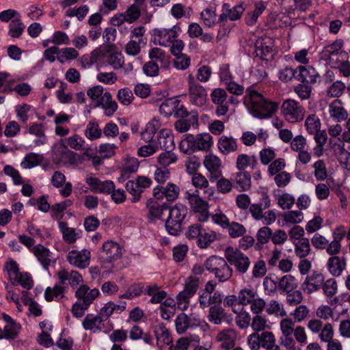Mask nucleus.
Wrapping results in <instances>:
<instances>
[{
    "label": "nucleus",
    "instance_id": "obj_18",
    "mask_svg": "<svg viewBox=\"0 0 350 350\" xmlns=\"http://www.w3.org/2000/svg\"><path fill=\"white\" fill-rule=\"evenodd\" d=\"M100 295L98 288H90L86 284H81L75 291V296L78 301L90 306Z\"/></svg>",
    "mask_w": 350,
    "mask_h": 350
},
{
    "label": "nucleus",
    "instance_id": "obj_63",
    "mask_svg": "<svg viewBox=\"0 0 350 350\" xmlns=\"http://www.w3.org/2000/svg\"><path fill=\"white\" fill-rule=\"evenodd\" d=\"M191 64L190 57L186 54L174 56L172 61L174 67L179 70H185L188 68Z\"/></svg>",
    "mask_w": 350,
    "mask_h": 350
},
{
    "label": "nucleus",
    "instance_id": "obj_37",
    "mask_svg": "<svg viewBox=\"0 0 350 350\" xmlns=\"http://www.w3.org/2000/svg\"><path fill=\"white\" fill-rule=\"evenodd\" d=\"M194 150H207L213 145V137L208 133L193 136Z\"/></svg>",
    "mask_w": 350,
    "mask_h": 350
},
{
    "label": "nucleus",
    "instance_id": "obj_10",
    "mask_svg": "<svg viewBox=\"0 0 350 350\" xmlns=\"http://www.w3.org/2000/svg\"><path fill=\"white\" fill-rule=\"evenodd\" d=\"M286 120L291 123L301 121L305 116V109L295 100H285L281 107Z\"/></svg>",
    "mask_w": 350,
    "mask_h": 350
},
{
    "label": "nucleus",
    "instance_id": "obj_36",
    "mask_svg": "<svg viewBox=\"0 0 350 350\" xmlns=\"http://www.w3.org/2000/svg\"><path fill=\"white\" fill-rule=\"evenodd\" d=\"M154 334L157 345L161 348L162 345H172V338L168 329L163 324L158 325L154 328Z\"/></svg>",
    "mask_w": 350,
    "mask_h": 350
},
{
    "label": "nucleus",
    "instance_id": "obj_49",
    "mask_svg": "<svg viewBox=\"0 0 350 350\" xmlns=\"http://www.w3.org/2000/svg\"><path fill=\"white\" fill-rule=\"evenodd\" d=\"M85 136L90 140H95L102 135V130L100 129L98 122L96 120H92L87 124L84 132Z\"/></svg>",
    "mask_w": 350,
    "mask_h": 350
},
{
    "label": "nucleus",
    "instance_id": "obj_19",
    "mask_svg": "<svg viewBox=\"0 0 350 350\" xmlns=\"http://www.w3.org/2000/svg\"><path fill=\"white\" fill-rule=\"evenodd\" d=\"M180 189L173 183H168L165 187H157L153 189L154 196L157 199L166 198L167 201H174L179 195Z\"/></svg>",
    "mask_w": 350,
    "mask_h": 350
},
{
    "label": "nucleus",
    "instance_id": "obj_35",
    "mask_svg": "<svg viewBox=\"0 0 350 350\" xmlns=\"http://www.w3.org/2000/svg\"><path fill=\"white\" fill-rule=\"evenodd\" d=\"M102 106L105 110V113L107 116H111L118 109V105L115 100H112L111 95L109 92H106L101 98V100H98L96 104V107Z\"/></svg>",
    "mask_w": 350,
    "mask_h": 350
},
{
    "label": "nucleus",
    "instance_id": "obj_39",
    "mask_svg": "<svg viewBox=\"0 0 350 350\" xmlns=\"http://www.w3.org/2000/svg\"><path fill=\"white\" fill-rule=\"evenodd\" d=\"M139 168V162L137 159L131 158L126 161L121 169V174L118 178L120 182H123L129 178L131 174L135 173Z\"/></svg>",
    "mask_w": 350,
    "mask_h": 350
},
{
    "label": "nucleus",
    "instance_id": "obj_1",
    "mask_svg": "<svg viewBox=\"0 0 350 350\" xmlns=\"http://www.w3.org/2000/svg\"><path fill=\"white\" fill-rule=\"evenodd\" d=\"M244 103L250 113L260 119L271 117L278 109L276 103L265 99L260 94L252 90H247Z\"/></svg>",
    "mask_w": 350,
    "mask_h": 350
},
{
    "label": "nucleus",
    "instance_id": "obj_11",
    "mask_svg": "<svg viewBox=\"0 0 350 350\" xmlns=\"http://www.w3.org/2000/svg\"><path fill=\"white\" fill-rule=\"evenodd\" d=\"M122 253L123 249L120 244L113 241H107L103 244L99 252V258L103 262L112 264L122 257Z\"/></svg>",
    "mask_w": 350,
    "mask_h": 350
},
{
    "label": "nucleus",
    "instance_id": "obj_3",
    "mask_svg": "<svg viewBox=\"0 0 350 350\" xmlns=\"http://www.w3.org/2000/svg\"><path fill=\"white\" fill-rule=\"evenodd\" d=\"M187 214V208L182 204H176L169 212L165 221V228L169 234L178 235L182 228V223Z\"/></svg>",
    "mask_w": 350,
    "mask_h": 350
},
{
    "label": "nucleus",
    "instance_id": "obj_34",
    "mask_svg": "<svg viewBox=\"0 0 350 350\" xmlns=\"http://www.w3.org/2000/svg\"><path fill=\"white\" fill-rule=\"evenodd\" d=\"M146 207L148 210V217L151 221L161 219L163 211L167 210V206L164 204H160L152 199L147 201Z\"/></svg>",
    "mask_w": 350,
    "mask_h": 350
},
{
    "label": "nucleus",
    "instance_id": "obj_56",
    "mask_svg": "<svg viewBox=\"0 0 350 350\" xmlns=\"http://www.w3.org/2000/svg\"><path fill=\"white\" fill-rule=\"evenodd\" d=\"M125 188L130 195L132 196L131 202L132 203H136L142 198V190L139 188L133 180H129L126 183Z\"/></svg>",
    "mask_w": 350,
    "mask_h": 350
},
{
    "label": "nucleus",
    "instance_id": "obj_33",
    "mask_svg": "<svg viewBox=\"0 0 350 350\" xmlns=\"http://www.w3.org/2000/svg\"><path fill=\"white\" fill-rule=\"evenodd\" d=\"M307 327L313 334L320 333L319 338L322 341H328V323L323 324L321 320L312 319Z\"/></svg>",
    "mask_w": 350,
    "mask_h": 350
},
{
    "label": "nucleus",
    "instance_id": "obj_42",
    "mask_svg": "<svg viewBox=\"0 0 350 350\" xmlns=\"http://www.w3.org/2000/svg\"><path fill=\"white\" fill-rule=\"evenodd\" d=\"M346 267L345 259L343 256H333L329 258V273L334 276L341 275Z\"/></svg>",
    "mask_w": 350,
    "mask_h": 350
},
{
    "label": "nucleus",
    "instance_id": "obj_38",
    "mask_svg": "<svg viewBox=\"0 0 350 350\" xmlns=\"http://www.w3.org/2000/svg\"><path fill=\"white\" fill-rule=\"evenodd\" d=\"M297 288V280L292 275H285L278 280V290L282 294L291 293Z\"/></svg>",
    "mask_w": 350,
    "mask_h": 350
},
{
    "label": "nucleus",
    "instance_id": "obj_54",
    "mask_svg": "<svg viewBox=\"0 0 350 350\" xmlns=\"http://www.w3.org/2000/svg\"><path fill=\"white\" fill-rule=\"evenodd\" d=\"M304 219V214L299 211H290L283 215V221L287 225L301 223Z\"/></svg>",
    "mask_w": 350,
    "mask_h": 350
},
{
    "label": "nucleus",
    "instance_id": "obj_40",
    "mask_svg": "<svg viewBox=\"0 0 350 350\" xmlns=\"http://www.w3.org/2000/svg\"><path fill=\"white\" fill-rule=\"evenodd\" d=\"M159 127V120L155 118H153L146 125L145 129L141 132L142 139L145 142H154L153 137Z\"/></svg>",
    "mask_w": 350,
    "mask_h": 350
},
{
    "label": "nucleus",
    "instance_id": "obj_5",
    "mask_svg": "<svg viewBox=\"0 0 350 350\" xmlns=\"http://www.w3.org/2000/svg\"><path fill=\"white\" fill-rule=\"evenodd\" d=\"M187 83L188 96L190 103L198 107L205 106L207 102L206 89L195 79L192 74L188 75Z\"/></svg>",
    "mask_w": 350,
    "mask_h": 350
},
{
    "label": "nucleus",
    "instance_id": "obj_24",
    "mask_svg": "<svg viewBox=\"0 0 350 350\" xmlns=\"http://www.w3.org/2000/svg\"><path fill=\"white\" fill-rule=\"evenodd\" d=\"M329 116L335 122H340L347 119L349 113L342 102L336 99L329 104Z\"/></svg>",
    "mask_w": 350,
    "mask_h": 350
},
{
    "label": "nucleus",
    "instance_id": "obj_20",
    "mask_svg": "<svg viewBox=\"0 0 350 350\" xmlns=\"http://www.w3.org/2000/svg\"><path fill=\"white\" fill-rule=\"evenodd\" d=\"M51 182L55 187L61 188L59 193L63 197H68L72 193V185L70 182H66V176L62 172L55 171L51 176Z\"/></svg>",
    "mask_w": 350,
    "mask_h": 350
},
{
    "label": "nucleus",
    "instance_id": "obj_64",
    "mask_svg": "<svg viewBox=\"0 0 350 350\" xmlns=\"http://www.w3.org/2000/svg\"><path fill=\"white\" fill-rule=\"evenodd\" d=\"M305 126L308 132L313 135L320 129V120L314 114L310 115L305 121Z\"/></svg>",
    "mask_w": 350,
    "mask_h": 350
},
{
    "label": "nucleus",
    "instance_id": "obj_58",
    "mask_svg": "<svg viewBox=\"0 0 350 350\" xmlns=\"http://www.w3.org/2000/svg\"><path fill=\"white\" fill-rule=\"evenodd\" d=\"M251 327L254 332V333L262 332L266 329L269 328L267 319L260 315H256L253 317Z\"/></svg>",
    "mask_w": 350,
    "mask_h": 350
},
{
    "label": "nucleus",
    "instance_id": "obj_48",
    "mask_svg": "<svg viewBox=\"0 0 350 350\" xmlns=\"http://www.w3.org/2000/svg\"><path fill=\"white\" fill-rule=\"evenodd\" d=\"M180 105V100L176 98H168L165 100L160 105L159 111L165 116H170L174 114L175 109Z\"/></svg>",
    "mask_w": 350,
    "mask_h": 350
},
{
    "label": "nucleus",
    "instance_id": "obj_23",
    "mask_svg": "<svg viewBox=\"0 0 350 350\" xmlns=\"http://www.w3.org/2000/svg\"><path fill=\"white\" fill-rule=\"evenodd\" d=\"M105 321L97 314H88L83 322L82 326L84 329L93 333L100 332L104 328Z\"/></svg>",
    "mask_w": 350,
    "mask_h": 350
},
{
    "label": "nucleus",
    "instance_id": "obj_60",
    "mask_svg": "<svg viewBox=\"0 0 350 350\" xmlns=\"http://www.w3.org/2000/svg\"><path fill=\"white\" fill-rule=\"evenodd\" d=\"M310 252V245L308 239H301L295 245V252L299 258H305Z\"/></svg>",
    "mask_w": 350,
    "mask_h": 350
},
{
    "label": "nucleus",
    "instance_id": "obj_31",
    "mask_svg": "<svg viewBox=\"0 0 350 350\" xmlns=\"http://www.w3.org/2000/svg\"><path fill=\"white\" fill-rule=\"evenodd\" d=\"M191 183L194 187L198 189H204V193L210 198L214 194V189L209 187V183L207 178L200 173L192 175Z\"/></svg>",
    "mask_w": 350,
    "mask_h": 350
},
{
    "label": "nucleus",
    "instance_id": "obj_22",
    "mask_svg": "<svg viewBox=\"0 0 350 350\" xmlns=\"http://www.w3.org/2000/svg\"><path fill=\"white\" fill-rule=\"evenodd\" d=\"M319 73L312 66H299L297 67V74L296 80L306 83H314L320 79Z\"/></svg>",
    "mask_w": 350,
    "mask_h": 350
},
{
    "label": "nucleus",
    "instance_id": "obj_44",
    "mask_svg": "<svg viewBox=\"0 0 350 350\" xmlns=\"http://www.w3.org/2000/svg\"><path fill=\"white\" fill-rule=\"evenodd\" d=\"M66 287L60 284H55L53 288L47 287L44 292V297L47 301H51L53 299L60 300L64 294Z\"/></svg>",
    "mask_w": 350,
    "mask_h": 350
},
{
    "label": "nucleus",
    "instance_id": "obj_21",
    "mask_svg": "<svg viewBox=\"0 0 350 350\" xmlns=\"http://www.w3.org/2000/svg\"><path fill=\"white\" fill-rule=\"evenodd\" d=\"M244 11L242 5H237L232 8L228 3L222 5V13L219 16V23L221 26H224L228 19L237 21L239 19Z\"/></svg>",
    "mask_w": 350,
    "mask_h": 350
},
{
    "label": "nucleus",
    "instance_id": "obj_8",
    "mask_svg": "<svg viewBox=\"0 0 350 350\" xmlns=\"http://www.w3.org/2000/svg\"><path fill=\"white\" fill-rule=\"evenodd\" d=\"M180 27L176 25L171 28H155L152 30V41L156 45L169 47L179 36Z\"/></svg>",
    "mask_w": 350,
    "mask_h": 350
},
{
    "label": "nucleus",
    "instance_id": "obj_62",
    "mask_svg": "<svg viewBox=\"0 0 350 350\" xmlns=\"http://www.w3.org/2000/svg\"><path fill=\"white\" fill-rule=\"evenodd\" d=\"M211 75V68L206 65H202L198 68L195 79L198 82L206 83L210 80Z\"/></svg>",
    "mask_w": 350,
    "mask_h": 350
},
{
    "label": "nucleus",
    "instance_id": "obj_47",
    "mask_svg": "<svg viewBox=\"0 0 350 350\" xmlns=\"http://www.w3.org/2000/svg\"><path fill=\"white\" fill-rule=\"evenodd\" d=\"M266 3L262 1H259L254 4V10L247 14L245 16V21L248 25H254L257 21L260 15L266 9Z\"/></svg>",
    "mask_w": 350,
    "mask_h": 350
},
{
    "label": "nucleus",
    "instance_id": "obj_29",
    "mask_svg": "<svg viewBox=\"0 0 350 350\" xmlns=\"http://www.w3.org/2000/svg\"><path fill=\"white\" fill-rule=\"evenodd\" d=\"M345 235H347V230L344 226H338L333 230V241L329 243V254L339 252L341 247L340 241Z\"/></svg>",
    "mask_w": 350,
    "mask_h": 350
},
{
    "label": "nucleus",
    "instance_id": "obj_6",
    "mask_svg": "<svg viewBox=\"0 0 350 350\" xmlns=\"http://www.w3.org/2000/svg\"><path fill=\"white\" fill-rule=\"evenodd\" d=\"M185 195L191 210L197 215L198 221H206L210 217L208 202L200 196L198 190L193 193L186 191Z\"/></svg>",
    "mask_w": 350,
    "mask_h": 350
},
{
    "label": "nucleus",
    "instance_id": "obj_45",
    "mask_svg": "<svg viewBox=\"0 0 350 350\" xmlns=\"http://www.w3.org/2000/svg\"><path fill=\"white\" fill-rule=\"evenodd\" d=\"M217 239V234L211 230L203 229L197 241L198 245L202 248H207Z\"/></svg>",
    "mask_w": 350,
    "mask_h": 350
},
{
    "label": "nucleus",
    "instance_id": "obj_12",
    "mask_svg": "<svg viewBox=\"0 0 350 350\" xmlns=\"http://www.w3.org/2000/svg\"><path fill=\"white\" fill-rule=\"evenodd\" d=\"M75 153L68 148L62 139L55 143L52 147L53 161L55 163L68 164L75 161Z\"/></svg>",
    "mask_w": 350,
    "mask_h": 350
},
{
    "label": "nucleus",
    "instance_id": "obj_57",
    "mask_svg": "<svg viewBox=\"0 0 350 350\" xmlns=\"http://www.w3.org/2000/svg\"><path fill=\"white\" fill-rule=\"evenodd\" d=\"M146 42L143 39L138 40V42L131 40L125 46V53L130 56H136L139 54L142 44H146Z\"/></svg>",
    "mask_w": 350,
    "mask_h": 350
},
{
    "label": "nucleus",
    "instance_id": "obj_41",
    "mask_svg": "<svg viewBox=\"0 0 350 350\" xmlns=\"http://www.w3.org/2000/svg\"><path fill=\"white\" fill-rule=\"evenodd\" d=\"M152 60H156L161 64V67L167 68L170 64V57L160 48H152L148 53Z\"/></svg>",
    "mask_w": 350,
    "mask_h": 350
},
{
    "label": "nucleus",
    "instance_id": "obj_17",
    "mask_svg": "<svg viewBox=\"0 0 350 350\" xmlns=\"http://www.w3.org/2000/svg\"><path fill=\"white\" fill-rule=\"evenodd\" d=\"M31 251L45 270H47L52 263L55 262L52 252L42 244L32 247Z\"/></svg>",
    "mask_w": 350,
    "mask_h": 350
},
{
    "label": "nucleus",
    "instance_id": "obj_16",
    "mask_svg": "<svg viewBox=\"0 0 350 350\" xmlns=\"http://www.w3.org/2000/svg\"><path fill=\"white\" fill-rule=\"evenodd\" d=\"M203 164L210 173V179L213 181L221 175L222 163L219 157L209 153L204 157Z\"/></svg>",
    "mask_w": 350,
    "mask_h": 350
},
{
    "label": "nucleus",
    "instance_id": "obj_7",
    "mask_svg": "<svg viewBox=\"0 0 350 350\" xmlns=\"http://www.w3.org/2000/svg\"><path fill=\"white\" fill-rule=\"evenodd\" d=\"M200 286V280L196 276H189L185 281L184 289L176 296L178 307L185 310L189 306V299L193 297Z\"/></svg>",
    "mask_w": 350,
    "mask_h": 350
},
{
    "label": "nucleus",
    "instance_id": "obj_52",
    "mask_svg": "<svg viewBox=\"0 0 350 350\" xmlns=\"http://www.w3.org/2000/svg\"><path fill=\"white\" fill-rule=\"evenodd\" d=\"M237 296L240 306H247L250 305L255 297L257 296V293L252 288H244L239 291Z\"/></svg>",
    "mask_w": 350,
    "mask_h": 350
},
{
    "label": "nucleus",
    "instance_id": "obj_27",
    "mask_svg": "<svg viewBox=\"0 0 350 350\" xmlns=\"http://www.w3.org/2000/svg\"><path fill=\"white\" fill-rule=\"evenodd\" d=\"M237 339L236 332L232 329H227L219 332L217 335V341L220 342V346L225 350H229L234 347Z\"/></svg>",
    "mask_w": 350,
    "mask_h": 350
},
{
    "label": "nucleus",
    "instance_id": "obj_32",
    "mask_svg": "<svg viewBox=\"0 0 350 350\" xmlns=\"http://www.w3.org/2000/svg\"><path fill=\"white\" fill-rule=\"evenodd\" d=\"M58 227L62 234L64 241L68 244L75 243L77 239L81 235V232L80 230L68 227L64 221H59L58 223Z\"/></svg>",
    "mask_w": 350,
    "mask_h": 350
},
{
    "label": "nucleus",
    "instance_id": "obj_26",
    "mask_svg": "<svg viewBox=\"0 0 350 350\" xmlns=\"http://www.w3.org/2000/svg\"><path fill=\"white\" fill-rule=\"evenodd\" d=\"M270 206L271 200L267 194L263 193L258 203L253 204L250 206V212L255 220L260 221L262 219L263 210Z\"/></svg>",
    "mask_w": 350,
    "mask_h": 350
},
{
    "label": "nucleus",
    "instance_id": "obj_30",
    "mask_svg": "<svg viewBox=\"0 0 350 350\" xmlns=\"http://www.w3.org/2000/svg\"><path fill=\"white\" fill-rule=\"evenodd\" d=\"M159 149L164 150H173L175 147L174 136L169 129H161L158 135L157 142Z\"/></svg>",
    "mask_w": 350,
    "mask_h": 350
},
{
    "label": "nucleus",
    "instance_id": "obj_14",
    "mask_svg": "<svg viewBox=\"0 0 350 350\" xmlns=\"http://www.w3.org/2000/svg\"><path fill=\"white\" fill-rule=\"evenodd\" d=\"M90 258V251L87 249H83L80 251L72 250L66 255V260L70 265L81 269L89 266Z\"/></svg>",
    "mask_w": 350,
    "mask_h": 350
},
{
    "label": "nucleus",
    "instance_id": "obj_59",
    "mask_svg": "<svg viewBox=\"0 0 350 350\" xmlns=\"http://www.w3.org/2000/svg\"><path fill=\"white\" fill-rule=\"evenodd\" d=\"M71 204L72 201L70 200H66L53 205L51 208L52 217L55 219H61L63 216L62 213Z\"/></svg>",
    "mask_w": 350,
    "mask_h": 350
},
{
    "label": "nucleus",
    "instance_id": "obj_13",
    "mask_svg": "<svg viewBox=\"0 0 350 350\" xmlns=\"http://www.w3.org/2000/svg\"><path fill=\"white\" fill-rule=\"evenodd\" d=\"M324 281L325 276L322 273L313 271L311 275L306 276L301 284V288L305 293L310 294L322 287L325 294H327V286L323 284Z\"/></svg>",
    "mask_w": 350,
    "mask_h": 350
},
{
    "label": "nucleus",
    "instance_id": "obj_61",
    "mask_svg": "<svg viewBox=\"0 0 350 350\" xmlns=\"http://www.w3.org/2000/svg\"><path fill=\"white\" fill-rule=\"evenodd\" d=\"M149 144L142 146L137 150V155L141 157H147L154 154L159 150L157 142H148Z\"/></svg>",
    "mask_w": 350,
    "mask_h": 350
},
{
    "label": "nucleus",
    "instance_id": "obj_4",
    "mask_svg": "<svg viewBox=\"0 0 350 350\" xmlns=\"http://www.w3.org/2000/svg\"><path fill=\"white\" fill-rule=\"evenodd\" d=\"M247 340L251 350H259L260 347L265 350H280L271 332L252 333L247 336Z\"/></svg>",
    "mask_w": 350,
    "mask_h": 350
},
{
    "label": "nucleus",
    "instance_id": "obj_46",
    "mask_svg": "<svg viewBox=\"0 0 350 350\" xmlns=\"http://www.w3.org/2000/svg\"><path fill=\"white\" fill-rule=\"evenodd\" d=\"M225 316L224 309L221 306L219 305L212 306L209 308L207 318L211 323L215 325H219L221 323Z\"/></svg>",
    "mask_w": 350,
    "mask_h": 350
},
{
    "label": "nucleus",
    "instance_id": "obj_9",
    "mask_svg": "<svg viewBox=\"0 0 350 350\" xmlns=\"http://www.w3.org/2000/svg\"><path fill=\"white\" fill-rule=\"evenodd\" d=\"M224 256L227 261L235 267L238 273L244 274L247 271L250 266V260L240 250L228 247L224 252Z\"/></svg>",
    "mask_w": 350,
    "mask_h": 350
},
{
    "label": "nucleus",
    "instance_id": "obj_55",
    "mask_svg": "<svg viewBox=\"0 0 350 350\" xmlns=\"http://www.w3.org/2000/svg\"><path fill=\"white\" fill-rule=\"evenodd\" d=\"M272 235V230L270 228L267 226H264L260 228L256 234L257 243L256 247L257 248H260V245H264L269 242L271 239Z\"/></svg>",
    "mask_w": 350,
    "mask_h": 350
},
{
    "label": "nucleus",
    "instance_id": "obj_51",
    "mask_svg": "<svg viewBox=\"0 0 350 350\" xmlns=\"http://www.w3.org/2000/svg\"><path fill=\"white\" fill-rule=\"evenodd\" d=\"M266 312L269 315L275 317H285L286 312L282 304L277 300L270 301L266 306Z\"/></svg>",
    "mask_w": 350,
    "mask_h": 350
},
{
    "label": "nucleus",
    "instance_id": "obj_2",
    "mask_svg": "<svg viewBox=\"0 0 350 350\" xmlns=\"http://www.w3.org/2000/svg\"><path fill=\"white\" fill-rule=\"evenodd\" d=\"M226 259L217 256H211L204 262L207 271L213 273L220 282L228 281L232 275V268Z\"/></svg>",
    "mask_w": 350,
    "mask_h": 350
},
{
    "label": "nucleus",
    "instance_id": "obj_50",
    "mask_svg": "<svg viewBox=\"0 0 350 350\" xmlns=\"http://www.w3.org/2000/svg\"><path fill=\"white\" fill-rule=\"evenodd\" d=\"M43 156L37 153L27 154L21 163L23 169H30L40 165L43 161Z\"/></svg>",
    "mask_w": 350,
    "mask_h": 350
},
{
    "label": "nucleus",
    "instance_id": "obj_28",
    "mask_svg": "<svg viewBox=\"0 0 350 350\" xmlns=\"http://www.w3.org/2000/svg\"><path fill=\"white\" fill-rule=\"evenodd\" d=\"M231 180L235 184L236 187L241 190L246 191L251 186V176L246 171H239L233 173L231 176Z\"/></svg>",
    "mask_w": 350,
    "mask_h": 350
},
{
    "label": "nucleus",
    "instance_id": "obj_25",
    "mask_svg": "<svg viewBox=\"0 0 350 350\" xmlns=\"http://www.w3.org/2000/svg\"><path fill=\"white\" fill-rule=\"evenodd\" d=\"M217 148L223 155H228L238 150L237 141L232 136L222 135L218 139Z\"/></svg>",
    "mask_w": 350,
    "mask_h": 350
},
{
    "label": "nucleus",
    "instance_id": "obj_53",
    "mask_svg": "<svg viewBox=\"0 0 350 350\" xmlns=\"http://www.w3.org/2000/svg\"><path fill=\"white\" fill-rule=\"evenodd\" d=\"M25 28V26L21 18L12 20L9 25L8 35L12 38H18L22 35Z\"/></svg>",
    "mask_w": 350,
    "mask_h": 350
},
{
    "label": "nucleus",
    "instance_id": "obj_43",
    "mask_svg": "<svg viewBox=\"0 0 350 350\" xmlns=\"http://www.w3.org/2000/svg\"><path fill=\"white\" fill-rule=\"evenodd\" d=\"M257 163L256 156L250 157L246 154H241L237 158L236 167L239 171H245L250 165H251L252 169H254Z\"/></svg>",
    "mask_w": 350,
    "mask_h": 350
},
{
    "label": "nucleus",
    "instance_id": "obj_15",
    "mask_svg": "<svg viewBox=\"0 0 350 350\" xmlns=\"http://www.w3.org/2000/svg\"><path fill=\"white\" fill-rule=\"evenodd\" d=\"M57 275L61 284L64 285L68 281V284L73 289L77 288L83 282L81 274L75 270L68 271L63 269L59 270Z\"/></svg>",
    "mask_w": 350,
    "mask_h": 350
}]
</instances>
